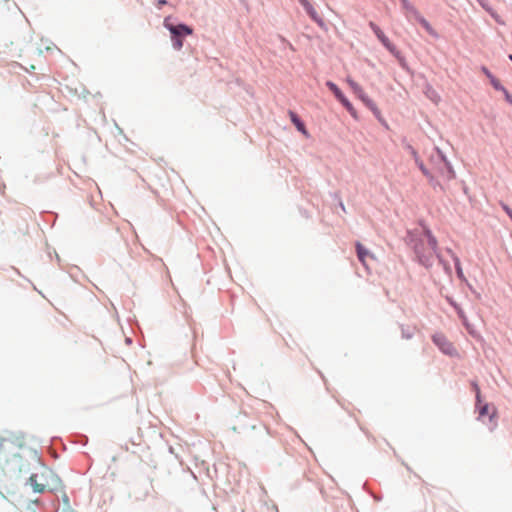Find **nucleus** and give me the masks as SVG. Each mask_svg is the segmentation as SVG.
Listing matches in <instances>:
<instances>
[{
	"label": "nucleus",
	"mask_w": 512,
	"mask_h": 512,
	"mask_svg": "<svg viewBox=\"0 0 512 512\" xmlns=\"http://www.w3.org/2000/svg\"><path fill=\"white\" fill-rule=\"evenodd\" d=\"M432 169L429 170L423 162L419 163V169L430 179L431 182L440 180L449 181L454 178V171L444 156L437 151L436 155L431 157Z\"/></svg>",
	"instance_id": "f257e3e1"
},
{
	"label": "nucleus",
	"mask_w": 512,
	"mask_h": 512,
	"mask_svg": "<svg viewBox=\"0 0 512 512\" xmlns=\"http://www.w3.org/2000/svg\"><path fill=\"white\" fill-rule=\"evenodd\" d=\"M437 241L430 232H427L423 239L416 245L415 252L419 261L430 266L436 255Z\"/></svg>",
	"instance_id": "f03ea898"
},
{
	"label": "nucleus",
	"mask_w": 512,
	"mask_h": 512,
	"mask_svg": "<svg viewBox=\"0 0 512 512\" xmlns=\"http://www.w3.org/2000/svg\"><path fill=\"white\" fill-rule=\"evenodd\" d=\"M26 445L24 436L0 438V464H5L18 456L17 450Z\"/></svg>",
	"instance_id": "7ed1b4c3"
},
{
	"label": "nucleus",
	"mask_w": 512,
	"mask_h": 512,
	"mask_svg": "<svg viewBox=\"0 0 512 512\" xmlns=\"http://www.w3.org/2000/svg\"><path fill=\"white\" fill-rule=\"evenodd\" d=\"M164 26L170 31L172 34V43L173 47L176 50H180L183 47V41L181 36L183 35H191L193 33L192 28L185 24H179L177 26L169 23L168 18L164 20Z\"/></svg>",
	"instance_id": "20e7f679"
},
{
	"label": "nucleus",
	"mask_w": 512,
	"mask_h": 512,
	"mask_svg": "<svg viewBox=\"0 0 512 512\" xmlns=\"http://www.w3.org/2000/svg\"><path fill=\"white\" fill-rule=\"evenodd\" d=\"M482 423L487 425L489 431H494L498 426V414L494 406H482Z\"/></svg>",
	"instance_id": "39448f33"
},
{
	"label": "nucleus",
	"mask_w": 512,
	"mask_h": 512,
	"mask_svg": "<svg viewBox=\"0 0 512 512\" xmlns=\"http://www.w3.org/2000/svg\"><path fill=\"white\" fill-rule=\"evenodd\" d=\"M433 342L440 348V350L450 356L456 354V349L453 344L446 338L445 335L437 333L433 335Z\"/></svg>",
	"instance_id": "423d86ee"
},
{
	"label": "nucleus",
	"mask_w": 512,
	"mask_h": 512,
	"mask_svg": "<svg viewBox=\"0 0 512 512\" xmlns=\"http://www.w3.org/2000/svg\"><path fill=\"white\" fill-rule=\"evenodd\" d=\"M369 26L371 27V29L373 30V32L375 33V35L377 36V38L379 39V41L393 54V55H398L399 52L396 48V46L391 43V41L388 39V37L383 33V31L374 23V22H370L369 23Z\"/></svg>",
	"instance_id": "0eeeda50"
},
{
	"label": "nucleus",
	"mask_w": 512,
	"mask_h": 512,
	"mask_svg": "<svg viewBox=\"0 0 512 512\" xmlns=\"http://www.w3.org/2000/svg\"><path fill=\"white\" fill-rule=\"evenodd\" d=\"M347 83L353 92L371 109L376 110L374 103L366 96L362 87L356 83L353 79L347 78Z\"/></svg>",
	"instance_id": "6e6552de"
},
{
	"label": "nucleus",
	"mask_w": 512,
	"mask_h": 512,
	"mask_svg": "<svg viewBox=\"0 0 512 512\" xmlns=\"http://www.w3.org/2000/svg\"><path fill=\"white\" fill-rule=\"evenodd\" d=\"M400 2L407 19L413 18L418 21L423 17L418 9L409 0H400Z\"/></svg>",
	"instance_id": "1a4fd4ad"
},
{
	"label": "nucleus",
	"mask_w": 512,
	"mask_h": 512,
	"mask_svg": "<svg viewBox=\"0 0 512 512\" xmlns=\"http://www.w3.org/2000/svg\"><path fill=\"white\" fill-rule=\"evenodd\" d=\"M300 4L304 7L307 14L314 20V21H320L319 15L315 8L311 5V3L308 0H298Z\"/></svg>",
	"instance_id": "9d476101"
},
{
	"label": "nucleus",
	"mask_w": 512,
	"mask_h": 512,
	"mask_svg": "<svg viewBox=\"0 0 512 512\" xmlns=\"http://www.w3.org/2000/svg\"><path fill=\"white\" fill-rule=\"evenodd\" d=\"M356 251H357V256H358V259L364 264L366 265V258L367 257H373L372 254L369 252V250H367L361 243L357 242L356 243Z\"/></svg>",
	"instance_id": "9b49d317"
},
{
	"label": "nucleus",
	"mask_w": 512,
	"mask_h": 512,
	"mask_svg": "<svg viewBox=\"0 0 512 512\" xmlns=\"http://www.w3.org/2000/svg\"><path fill=\"white\" fill-rule=\"evenodd\" d=\"M37 477H38L37 474H32L29 477V484L32 486L34 492L42 493L45 491L46 484L39 483L37 480Z\"/></svg>",
	"instance_id": "f8f14e48"
},
{
	"label": "nucleus",
	"mask_w": 512,
	"mask_h": 512,
	"mask_svg": "<svg viewBox=\"0 0 512 512\" xmlns=\"http://www.w3.org/2000/svg\"><path fill=\"white\" fill-rule=\"evenodd\" d=\"M290 119L292 123L296 126V128L302 132L303 134H307V130L305 128L304 123L299 119V117L293 111L289 112Z\"/></svg>",
	"instance_id": "ddd939ff"
},
{
	"label": "nucleus",
	"mask_w": 512,
	"mask_h": 512,
	"mask_svg": "<svg viewBox=\"0 0 512 512\" xmlns=\"http://www.w3.org/2000/svg\"><path fill=\"white\" fill-rule=\"evenodd\" d=\"M485 74L487 75V77L490 79V83L491 85L496 89V90H501L503 91L505 88L501 85L500 81L498 79H496L494 76L491 75L490 72L484 70Z\"/></svg>",
	"instance_id": "4468645a"
},
{
	"label": "nucleus",
	"mask_w": 512,
	"mask_h": 512,
	"mask_svg": "<svg viewBox=\"0 0 512 512\" xmlns=\"http://www.w3.org/2000/svg\"><path fill=\"white\" fill-rule=\"evenodd\" d=\"M417 22H419L422 27L432 36H436V33L434 31V29L432 28V26L430 25V23L424 18L422 17L421 19H419Z\"/></svg>",
	"instance_id": "2eb2a0df"
},
{
	"label": "nucleus",
	"mask_w": 512,
	"mask_h": 512,
	"mask_svg": "<svg viewBox=\"0 0 512 512\" xmlns=\"http://www.w3.org/2000/svg\"><path fill=\"white\" fill-rule=\"evenodd\" d=\"M338 100L345 106V108L352 114L355 115V109L350 101L344 96V94L338 98Z\"/></svg>",
	"instance_id": "dca6fc26"
},
{
	"label": "nucleus",
	"mask_w": 512,
	"mask_h": 512,
	"mask_svg": "<svg viewBox=\"0 0 512 512\" xmlns=\"http://www.w3.org/2000/svg\"><path fill=\"white\" fill-rule=\"evenodd\" d=\"M338 100L345 106V108L352 114L355 115V109L350 101L344 96V94L338 98Z\"/></svg>",
	"instance_id": "f3484780"
},
{
	"label": "nucleus",
	"mask_w": 512,
	"mask_h": 512,
	"mask_svg": "<svg viewBox=\"0 0 512 512\" xmlns=\"http://www.w3.org/2000/svg\"><path fill=\"white\" fill-rule=\"evenodd\" d=\"M326 85L330 89V91L333 92V94L335 95V97L337 99L340 98L343 95V93L341 92V90L338 88V86L335 83H333L331 81H328L326 83Z\"/></svg>",
	"instance_id": "a211bd4d"
},
{
	"label": "nucleus",
	"mask_w": 512,
	"mask_h": 512,
	"mask_svg": "<svg viewBox=\"0 0 512 512\" xmlns=\"http://www.w3.org/2000/svg\"><path fill=\"white\" fill-rule=\"evenodd\" d=\"M409 148L411 150V154H412L413 158L415 159L416 164L419 166V163L422 162V161L420 160V158L418 156V153L412 147H409Z\"/></svg>",
	"instance_id": "6ab92c4d"
},
{
	"label": "nucleus",
	"mask_w": 512,
	"mask_h": 512,
	"mask_svg": "<svg viewBox=\"0 0 512 512\" xmlns=\"http://www.w3.org/2000/svg\"><path fill=\"white\" fill-rule=\"evenodd\" d=\"M503 209L505 210V212L509 215V217L512 220V209H510L507 205H503Z\"/></svg>",
	"instance_id": "aec40b11"
},
{
	"label": "nucleus",
	"mask_w": 512,
	"mask_h": 512,
	"mask_svg": "<svg viewBox=\"0 0 512 512\" xmlns=\"http://www.w3.org/2000/svg\"><path fill=\"white\" fill-rule=\"evenodd\" d=\"M504 94H505V98L506 100L509 102V103H512V97L511 95L508 93V91L506 89L503 90Z\"/></svg>",
	"instance_id": "412c9836"
},
{
	"label": "nucleus",
	"mask_w": 512,
	"mask_h": 512,
	"mask_svg": "<svg viewBox=\"0 0 512 512\" xmlns=\"http://www.w3.org/2000/svg\"><path fill=\"white\" fill-rule=\"evenodd\" d=\"M476 402H480V392H476Z\"/></svg>",
	"instance_id": "4be33fe9"
},
{
	"label": "nucleus",
	"mask_w": 512,
	"mask_h": 512,
	"mask_svg": "<svg viewBox=\"0 0 512 512\" xmlns=\"http://www.w3.org/2000/svg\"><path fill=\"white\" fill-rule=\"evenodd\" d=\"M159 4L160 5H164V4H166V1L165 0H159Z\"/></svg>",
	"instance_id": "5701e85b"
},
{
	"label": "nucleus",
	"mask_w": 512,
	"mask_h": 512,
	"mask_svg": "<svg viewBox=\"0 0 512 512\" xmlns=\"http://www.w3.org/2000/svg\"><path fill=\"white\" fill-rule=\"evenodd\" d=\"M509 59L512 61V55H509Z\"/></svg>",
	"instance_id": "b1692460"
}]
</instances>
